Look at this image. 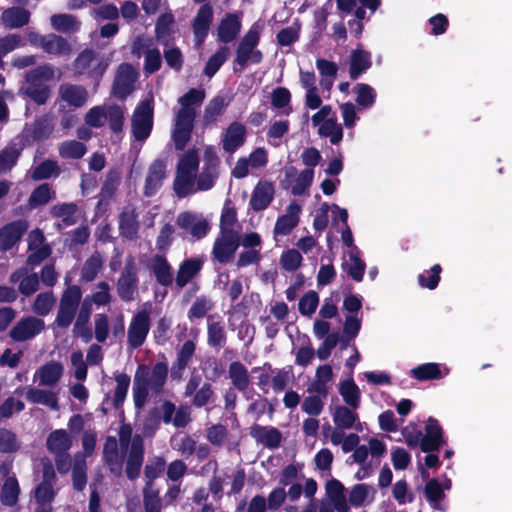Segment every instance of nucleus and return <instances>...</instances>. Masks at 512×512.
<instances>
[{"mask_svg": "<svg viewBox=\"0 0 512 512\" xmlns=\"http://www.w3.org/2000/svg\"><path fill=\"white\" fill-rule=\"evenodd\" d=\"M303 257L299 250L291 248L284 250L279 258L280 267L287 272H294L302 265Z\"/></svg>", "mask_w": 512, "mask_h": 512, "instance_id": "nucleus-49", "label": "nucleus"}, {"mask_svg": "<svg viewBox=\"0 0 512 512\" xmlns=\"http://www.w3.org/2000/svg\"><path fill=\"white\" fill-rule=\"evenodd\" d=\"M55 483L56 474L53 467L51 465L45 466L43 470V480L35 490V498L38 503L46 504L54 499L57 493L54 488Z\"/></svg>", "mask_w": 512, "mask_h": 512, "instance_id": "nucleus-16", "label": "nucleus"}, {"mask_svg": "<svg viewBox=\"0 0 512 512\" xmlns=\"http://www.w3.org/2000/svg\"><path fill=\"white\" fill-rule=\"evenodd\" d=\"M264 27V21H256L240 41L235 59L239 65L245 66L248 63L258 64L261 62L262 53L256 49V46L259 43Z\"/></svg>", "mask_w": 512, "mask_h": 512, "instance_id": "nucleus-3", "label": "nucleus"}, {"mask_svg": "<svg viewBox=\"0 0 512 512\" xmlns=\"http://www.w3.org/2000/svg\"><path fill=\"white\" fill-rule=\"evenodd\" d=\"M107 67V63H103L94 58L92 51H84L75 61V69L78 73H91L101 76Z\"/></svg>", "mask_w": 512, "mask_h": 512, "instance_id": "nucleus-26", "label": "nucleus"}, {"mask_svg": "<svg viewBox=\"0 0 512 512\" xmlns=\"http://www.w3.org/2000/svg\"><path fill=\"white\" fill-rule=\"evenodd\" d=\"M319 304V296L315 291H308L299 300L298 309L303 316L311 317Z\"/></svg>", "mask_w": 512, "mask_h": 512, "instance_id": "nucleus-59", "label": "nucleus"}, {"mask_svg": "<svg viewBox=\"0 0 512 512\" xmlns=\"http://www.w3.org/2000/svg\"><path fill=\"white\" fill-rule=\"evenodd\" d=\"M199 154L196 149L183 153L176 166L173 189L180 198L193 195L200 191L212 189L221 171V161L213 146L204 150V163L199 171Z\"/></svg>", "mask_w": 512, "mask_h": 512, "instance_id": "nucleus-1", "label": "nucleus"}, {"mask_svg": "<svg viewBox=\"0 0 512 512\" xmlns=\"http://www.w3.org/2000/svg\"><path fill=\"white\" fill-rule=\"evenodd\" d=\"M26 398L32 403L45 405L52 410L58 409L57 395L52 391L30 388L26 393Z\"/></svg>", "mask_w": 512, "mask_h": 512, "instance_id": "nucleus-46", "label": "nucleus"}, {"mask_svg": "<svg viewBox=\"0 0 512 512\" xmlns=\"http://www.w3.org/2000/svg\"><path fill=\"white\" fill-rule=\"evenodd\" d=\"M137 76V71L131 65H120L113 85L114 94L120 98L126 97L133 90Z\"/></svg>", "mask_w": 512, "mask_h": 512, "instance_id": "nucleus-14", "label": "nucleus"}, {"mask_svg": "<svg viewBox=\"0 0 512 512\" xmlns=\"http://www.w3.org/2000/svg\"><path fill=\"white\" fill-rule=\"evenodd\" d=\"M153 128V97L142 100L135 108L131 120L132 134L136 141L144 142Z\"/></svg>", "mask_w": 512, "mask_h": 512, "instance_id": "nucleus-5", "label": "nucleus"}, {"mask_svg": "<svg viewBox=\"0 0 512 512\" xmlns=\"http://www.w3.org/2000/svg\"><path fill=\"white\" fill-rule=\"evenodd\" d=\"M349 406L338 405L332 412L335 426L342 429H351L357 421V414Z\"/></svg>", "mask_w": 512, "mask_h": 512, "instance_id": "nucleus-45", "label": "nucleus"}, {"mask_svg": "<svg viewBox=\"0 0 512 512\" xmlns=\"http://www.w3.org/2000/svg\"><path fill=\"white\" fill-rule=\"evenodd\" d=\"M349 512L350 507L345 494L344 485L332 479L326 483L325 497L319 503L312 500L302 512Z\"/></svg>", "mask_w": 512, "mask_h": 512, "instance_id": "nucleus-2", "label": "nucleus"}, {"mask_svg": "<svg viewBox=\"0 0 512 512\" xmlns=\"http://www.w3.org/2000/svg\"><path fill=\"white\" fill-rule=\"evenodd\" d=\"M343 268L353 280L360 282L363 279L366 265L364 261L360 259L357 247H352V250L347 252V257L343 262Z\"/></svg>", "mask_w": 512, "mask_h": 512, "instance_id": "nucleus-32", "label": "nucleus"}, {"mask_svg": "<svg viewBox=\"0 0 512 512\" xmlns=\"http://www.w3.org/2000/svg\"><path fill=\"white\" fill-rule=\"evenodd\" d=\"M86 460L83 454H75L73 463V487L74 489L81 491L85 488L87 483L86 476Z\"/></svg>", "mask_w": 512, "mask_h": 512, "instance_id": "nucleus-47", "label": "nucleus"}, {"mask_svg": "<svg viewBox=\"0 0 512 512\" xmlns=\"http://www.w3.org/2000/svg\"><path fill=\"white\" fill-rule=\"evenodd\" d=\"M71 446L72 438L64 429L51 432L46 440V448L53 455L68 452Z\"/></svg>", "mask_w": 512, "mask_h": 512, "instance_id": "nucleus-30", "label": "nucleus"}, {"mask_svg": "<svg viewBox=\"0 0 512 512\" xmlns=\"http://www.w3.org/2000/svg\"><path fill=\"white\" fill-rule=\"evenodd\" d=\"M229 377L233 385L243 391L249 385V375L245 366L240 362H233L229 366Z\"/></svg>", "mask_w": 512, "mask_h": 512, "instance_id": "nucleus-50", "label": "nucleus"}, {"mask_svg": "<svg viewBox=\"0 0 512 512\" xmlns=\"http://www.w3.org/2000/svg\"><path fill=\"white\" fill-rule=\"evenodd\" d=\"M63 374V366L58 362H50L42 366L35 374L39 379V384L43 386H52L58 382Z\"/></svg>", "mask_w": 512, "mask_h": 512, "instance_id": "nucleus-38", "label": "nucleus"}, {"mask_svg": "<svg viewBox=\"0 0 512 512\" xmlns=\"http://www.w3.org/2000/svg\"><path fill=\"white\" fill-rule=\"evenodd\" d=\"M137 268L134 260L129 258L126 261L125 268L117 282V292L124 301H131L137 289Z\"/></svg>", "mask_w": 512, "mask_h": 512, "instance_id": "nucleus-11", "label": "nucleus"}, {"mask_svg": "<svg viewBox=\"0 0 512 512\" xmlns=\"http://www.w3.org/2000/svg\"><path fill=\"white\" fill-rule=\"evenodd\" d=\"M150 317L147 309L140 310L131 320L128 327V343L131 347L141 346L149 332Z\"/></svg>", "mask_w": 512, "mask_h": 512, "instance_id": "nucleus-10", "label": "nucleus"}, {"mask_svg": "<svg viewBox=\"0 0 512 512\" xmlns=\"http://www.w3.org/2000/svg\"><path fill=\"white\" fill-rule=\"evenodd\" d=\"M229 55V49L227 47H221L215 54H213L204 69L205 75L212 77L227 60Z\"/></svg>", "mask_w": 512, "mask_h": 512, "instance_id": "nucleus-61", "label": "nucleus"}, {"mask_svg": "<svg viewBox=\"0 0 512 512\" xmlns=\"http://www.w3.org/2000/svg\"><path fill=\"white\" fill-rule=\"evenodd\" d=\"M103 265V258L100 254H93L84 264L82 278L86 281L95 279Z\"/></svg>", "mask_w": 512, "mask_h": 512, "instance_id": "nucleus-64", "label": "nucleus"}, {"mask_svg": "<svg viewBox=\"0 0 512 512\" xmlns=\"http://www.w3.org/2000/svg\"><path fill=\"white\" fill-rule=\"evenodd\" d=\"M379 2H338V8L342 17L353 16L362 20L366 16L367 9L373 14Z\"/></svg>", "mask_w": 512, "mask_h": 512, "instance_id": "nucleus-27", "label": "nucleus"}, {"mask_svg": "<svg viewBox=\"0 0 512 512\" xmlns=\"http://www.w3.org/2000/svg\"><path fill=\"white\" fill-rule=\"evenodd\" d=\"M213 11L210 5H203L193 22V32L197 45H201L209 31V27L212 21Z\"/></svg>", "mask_w": 512, "mask_h": 512, "instance_id": "nucleus-23", "label": "nucleus"}, {"mask_svg": "<svg viewBox=\"0 0 512 512\" xmlns=\"http://www.w3.org/2000/svg\"><path fill=\"white\" fill-rule=\"evenodd\" d=\"M77 211L76 205L72 203L58 204L51 208V214L54 217L62 219L66 225H71L75 222V213Z\"/></svg>", "mask_w": 512, "mask_h": 512, "instance_id": "nucleus-62", "label": "nucleus"}, {"mask_svg": "<svg viewBox=\"0 0 512 512\" xmlns=\"http://www.w3.org/2000/svg\"><path fill=\"white\" fill-rule=\"evenodd\" d=\"M43 50L54 55H65L71 51L68 42L57 35H48Z\"/></svg>", "mask_w": 512, "mask_h": 512, "instance_id": "nucleus-54", "label": "nucleus"}, {"mask_svg": "<svg viewBox=\"0 0 512 512\" xmlns=\"http://www.w3.org/2000/svg\"><path fill=\"white\" fill-rule=\"evenodd\" d=\"M143 503L145 512H160L162 509L161 501L158 492L153 490L152 484L146 483L143 491Z\"/></svg>", "mask_w": 512, "mask_h": 512, "instance_id": "nucleus-63", "label": "nucleus"}, {"mask_svg": "<svg viewBox=\"0 0 512 512\" xmlns=\"http://www.w3.org/2000/svg\"><path fill=\"white\" fill-rule=\"evenodd\" d=\"M168 373V367L165 363H157L154 365L151 373L148 372V383L151 391L158 392L164 385Z\"/></svg>", "mask_w": 512, "mask_h": 512, "instance_id": "nucleus-56", "label": "nucleus"}, {"mask_svg": "<svg viewBox=\"0 0 512 512\" xmlns=\"http://www.w3.org/2000/svg\"><path fill=\"white\" fill-rule=\"evenodd\" d=\"M411 374L419 381L440 379L443 377L440 365L437 363H426L419 365L411 370Z\"/></svg>", "mask_w": 512, "mask_h": 512, "instance_id": "nucleus-51", "label": "nucleus"}, {"mask_svg": "<svg viewBox=\"0 0 512 512\" xmlns=\"http://www.w3.org/2000/svg\"><path fill=\"white\" fill-rule=\"evenodd\" d=\"M318 134L323 137H328L332 144H338L343 138V129L341 125L337 123V118L334 117L318 128Z\"/></svg>", "mask_w": 512, "mask_h": 512, "instance_id": "nucleus-53", "label": "nucleus"}, {"mask_svg": "<svg viewBox=\"0 0 512 512\" xmlns=\"http://www.w3.org/2000/svg\"><path fill=\"white\" fill-rule=\"evenodd\" d=\"M194 352L195 343L193 341L188 340L182 345L178 353L177 362L174 364L171 370V377L173 379L180 380L182 378L183 372L189 364Z\"/></svg>", "mask_w": 512, "mask_h": 512, "instance_id": "nucleus-37", "label": "nucleus"}, {"mask_svg": "<svg viewBox=\"0 0 512 512\" xmlns=\"http://www.w3.org/2000/svg\"><path fill=\"white\" fill-rule=\"evenodd\" d=\"M151 269L157 279V282L162 286H168L173 281V274L171 267L162 256H155L151 260Z\"/></svg>", "mask_w": 512, "mask_h": 512, "instance_id": "nucleus-43", "label": "nucleus"}, {"mask_svg": "<svg viewBox=\"0 0 512 512\" xmlns=\"http://www.w3.org/2000/svg\"><path fill=\"white\" fill-rule=\"evenodd\" d=\"M338 391L347 406L354 410L360 406L361 391L353 379L349 378L340 381L338 385Z\"/></svg>", "mask_w": 512, "mask_h": 512, "instance_id": "nucleus-34", "label": "nucleus"}, {"mask_svg": "<svg viewBox=\"0 0 512 512\" xmlns=\"http://www.w3.org/2000/svg\"><path fill=\"white\" fill-rule=\"evenodd\" d=\"M30 13L23 7H12L2 14V21L8 28H18L28 23Z\"/></svg>", "mask_w": 512, "mask_h": 512, "instance_id": "nucleus-42", "label": "nucleus"}, {"mask_svg": "<svg viewBox=\"0 0 512 512\" xmlns=\"http://www.w3.org/2000/svg\"><path fill=\"white\" fill-rule=\"evenodd\" d=\"M301 211L302 208L298 203L291 202L286 208V213L278 217L274 226V234L288 235L297 226Z\"/></svg>", "mask_w": 512, "mask_h": 512, "instance_id": "nucleus-18", "label": "nucleus"}, {"mask_svg": "<svg viewBox=\"0 0 512 512\" xmlns=\"http://www.w3.org/2000/svg\"><path fill=\"white\" fill-rule=\"evenodd\" d=\"M55 71L50 66H41L26 75V85L22 87L25 95L38 104H44L49 98V88L45 82L54 78Z\"/></svg>", "mask_w": 512, "mask_h": 512, "instance_id": "nucleus-4", "label": "nucleus"}, {"mask_svg": "<svg viewBox=\"0 0 512 512\" xmlns=\"http://www.w3.org/2000/svg\"><path fill=\"white\" fill-rule=\"evenodd\" d=\"M44 328V322L35 317H27L19 321L10 331L16 341H24L39 334Z\"/></svg>", "mask_w": 512, "mask_h": 512, "instance_id": "nucleus-17", "label": "nucleus"}, {"mask_svg": "<svg viewBox=\"0 0 512 512\" xmlns=\"http://www.w3.org/2000/svg\"><path fill=\"white\" fill-rule=\"evenodd\" d=\"M356 93V102L362 108L371 107L376 99V91L368 84L359 83L354 88Z\"/></svg>", "mask_w": 512, "mask_h": 512, "instance_id": "nucleus-57", "label": "nucleus"}, {"mask_svg": "<svg viewBox=\"0 0 512 512\" xmlns=\"http://www.w3.org/2000/svg\"><path fill=\"white\" fill-rule=\"evenodd\" d=\"M205 99V92L202 89H190L186 94L179 98L178 103L180 108L177 112L185 111L188 114L196 115V110Z\"/></svg>", "mask_w": 512, "mask_h": 512, "instance_id": "nucleus-35", "label": "nucleus"}, {"mask_svg": "<svg viewBox=\"0 0 512 512\" xmlns=\"http://www.w3.org/2000/svg\"><path fill=\"white\" fill-rule=\"evenodd\" d=\"M334 378L332 367L328 364L320 365L315 372L314 379L308 385V392L326 397L329 393L330 384Z\"/></svg>", "mask_w": 512, "mask_h": 512, "instance_id": "nucleus-20", "label": "nucleus"}, {"mask_svg": "<svg viewBox=\"0 0 512 512\" xmlns=\"http://www.w3.org/2000/svg\"><path fill=\"white\" fill-rule=\"evenodd\" d=\"M202 261L199 259H187L179 267L176 275V285L179 288L186 286L201 270Z\"/></svg>", "mask_w": 512, "mask_h": 512, "instance_id": "nucleus-36", "label": "nucleus"}, {"mask_svg": "<svg viewBox=\"0 0 512 512\" xmlns=\"http://www.w3.org/2000/svg\"><path fill=\"white\" fill-rule=\"evenodd\" d=\"M274 194V184L267 180H260L253 189L249 204L253 210H264L272 202Z\"/></svg>", "mask_w": 512, "mask_h": 512, "instance_id": "nucleus-15", "label": "nucleus"}, {"mask_svg": "<svg viewBox=\"0 0 512 512\" xmlns=\"http://www.w3.org/2000/svg\"><path fill=\"white\" fill-rule=\"evenodd\" d=\"M82 292L78 286H69L60 300L56 324L60 327H67L75 316L76 308L81 300Z\"/></svg>", "mask_w": 512, "mask_h": 512, "instance_id": "nucleus-7", "label": "nucleus"}, {"mask_svg": "<svg viewBox=\"0 0 512 512\" xmlns=\"http://www.w3.org/2000/svg\"><path fill=\"white\" fill-rule=\"evenodd\" d=\"M103 454L110 471L117 475L121 474L123 455L118 452V444L114 437H108L106 439Z\"/></svg>", "mask_w": 512, "mask_h": 512, "instance_id": "nucleus-33", "label": "nucleus"}, {"mask_svg": "<svg viewBox=\"0 0 512 512\" xmlns=\"http://www.w3.org/2000/svg\"><path fill=\"white\" fill-rule=\"evenodd\" d=\"M451 482L449 479L444 480L441 484L437 479H432L425 486V494L433 508L439 507V502L444 497V490L450 489Z\"/></svg>", "mask_w": 512, "mask_h": 512, "instance_id": "nucleus-44", "label": "nucleus"}, {"mask_svg": "<svg viewBox=\"0 0 512 512\" xmlns=\"http://www.w3.org/2000/svg\"><path fill=\"white\" fill-rule=\"evenodd\" d=\"M376 490L367 484H356L349 490L348 503L353 507L367 506L373 502Z\"/></svg>", "mask_w": 512, "mask_h": 512, "instance_id": "nucleus-28", "label": "nucleus"}, {"mask_svg": "<svg viewBox=\"0 0 512 512\" xmlns=\"http://www.w3.org/2000/svg\"><path fill=\"white\" fill-rule=\"evenodd\" d=\"M52 27L62 33H73L80 27L79 21L69 14H56L50 19Z\"/></svg>", "mask_w": 512, "mask_h": 512, "instance_id": "nucleus-48", "label": "nucleus"}, {"mask_svg": "<svg viewBox=\"0 0 512 512\" xmlns=\"http://www.w3.org/2000/svg\"><path fill=\"white\" fill-rule=\"evenodd\" d=\"M241 29V15L228 14L224 17L217 30L218 39L221 42L229 43L233 41Z\"/></svg>", "mask_w": 512, "mask_h": 512, "instance_id": "nucleus-24", "label": "nucleus"}, {"mask_svg": "<svg viewBox=\"0 0 512 512\" xmlns=\"http://www.w3.org/2000/svg\"><path fill=\"white\" fill-rule=\"evenodd\" d=\"M27 228V223L19 220L0 229V249L8 250L12 248L20 240Z\"/></svg>", "mask_w": 512, "mask_h": 512, "instance_id": "nucleus-21", "label": "nucleus"}, {"mask_svg": "<svg viewBox=\"0 0 512 512\" xmlns=\"http://www.w3.org/2000/svg\"><path fill=\"white\" fill-rule=\"evenodd\" d=\"M208 342L216 347H221L225 342L224 326L213 317L208 318Z\"/></svg>", "mask_w": 512, "mask_h": 512, "instance_id": "nucleus-58", "label": "nucleus"}, {"mask_svg": "<svg viewBox=\"0 0 512 512\" xmlns=\"http://www.w3.org/2000/svg\"><path fill=\"white\" fill-rule=\"evenodd\" d=\"M150 390L148 368L146 366H140L136 371L133 383V397L137 408L145 404Z\"/></svg>", "mask_w": 512, "mask_h": 512, "instance_id": "nucleus-22", "label": "nucleus"}, {"mask_svg": "<svg viewBox=\"0 0 512 512\" xmlns=\"http://www.w3.org/2000/svg\"><path fill=\"white\" fill-rule=\"evenodd\" d=\"M195 117L185 111L175 113L172 140L177 150H182L191 138Z\"/></svg>", "mask_w": 512, "mask_h": 512, "instance_id": "nucleus-9", "label": "nucleus"}, {"mask_svg": "<svg viewBox=\"0 0 512 512\" xmlns=\"http://www.w3.org/2000/svg\"><path fill=\"white\" fill-rule=\"evenodd\" d=\"M371 66V54L367 51L356 49L350 57V76L352 79L358 78Z\"/></svg>", "mask_w": 512, "mask_h": 512, "instance_id": "nucleus-39", "label": "nucleus"}, {"mask_svg": "<svg viewBox=\"0 0 512 512\" xmlns=\"http://www.w3.org/2000/svg\"><path fill=\"white\" fill-rule=\"evenodd\" d=\"M167 176V164L164 160H154L147 172L144 185V193L147 196L155 194L162 186Z\"/></svg>", "mask_w": 512, "mask_h": 512, "instance_id": "nucleus-13", "label": "nucleus"}, {"mask_svg": "<svg viewBox=\"0 0 512 512\" xmlns=\"http://www.w3.org/2000/svg\"><path fill=\"white\" fill-rule=\"evenodd\" d=\"M251 435L263 445L276 448L280 445L281 434L273 427L255 426L251 430Z\"/></svg>", "mask_w": 512, "mask_h": 512, "instance_id": "nucleus-40", "label": "nucleus"}, {"mask_svg": "<svg viewBox=\"0 0 512 512\" xmlns=\"http://www.w3.org/2000/svg\"><path fill=\"white\" fill-rule=\"evenodd\" d=\"M246 138V129L244 125L233 122L222 134V147L224 151L232 154L240 148Z\"/></svg>", "mask_w": 512, "mask_h": 512, "instance_id": "nucleus-19", "label": "nucleus"}, {"mask_svg": "<svg viewBox=\"0 0 512 512\" xmlns=\"http://www.w3.org/2000/svg\"><path fill=\"white\" fill-rule=\"evenodd\" d=\"M143 462V448H142V440L139 437H135L131 450L129 453L126 474L127 477L131 480L136 479L139 476L140 469Z\"/></svg>", "mask_w": 512, "mask_h": 512, "instance_id": "nucleus-29", "label": "nucleus"}, {"mask_svg": "<svg viewBox=\"0 0 512 512\" xmlns=\"http://www.w3.org/2000/svg\"><path fill=\"white\" fill-rule=\"evenodd\" d=\"M22 146L12 143L0 153V173L10 170L16 163Z\"/></svg>", "mask_w": 512, "mask_h": 512, "instance_id": "nucleus-52", "label": "nucleus"}, {"mask_svg": "<svg viewBox=\"0 0 512 512\" xmlns=\"http://www.w3.org/2000/svg\"><path fill=\"white\" fill-rule=\"evenodd\" d=\"M238 247V232H220L213 244V259L220 264H226L234 257Z\"/></svg>", "mask_w": 512, "mask_h": 512, "instance_id": "nucleus-6", "label": "nucleus"}, {"mask_svg": "<svg viewBox=\"0 0 512 512\" xmlns=\"http://www.w3.org/2000/svg\"><path fill=\"white\" fill-rule=\"evenodd\" d=\"M59 95L63 101L74 107L84 105L88 98V92L84 87L72 84L61 85Z\"/></svg>", "mask_w": 512, "mask_h": 512, "instance_id": "nucleus-31", "label": "nucleus"}, {"mask_svg": "<svg viewBox=\"0 0 512 512\" xmlns=\"http://www.w3.org/2000/svg\"><path fill=\"white\" fill-rule=\"evenodd\" d=\"M267 163V151L264 148H256L248 157H241L237 160L232 175L237 179L244 178L251 170L263 168Z\"/></svg>", "mask_w": 512, "mask_h": 512, "instance_id": "nucleus-8", "label": "nucleus"}, {"mask_svg": "<svg viewBox=\"0 0 512 512\" xmlns=\"http://www.w3.org/2000/svg\"><path fill=\"white\" fill-rule=\"evenodd\" d=\"M85 153V145L75 140L65 141L59 147V154L63 158L78 159Z\"/></svg>", "mask_w": 512, "mask_h": 512, "instance_id": "nucleus-60", "label": "nucleus"}, {"mask_svg": "<svg viewBox=\"0 0 512 512\" xmlns=\"http://www.w3.org/2000/svg\"><path fill=\"white\" fill-rule=\"evenodd\" d=\"M442 443V429L437 420L429 418L425 427V435L421 437V449L431 452L439 449Z\"/></svg>", "mask_w": 512, "mask_h": 512, "instance_id": "nucleus-25", "label": "nucleus"}, {"mask_svg": "<svg viewBox=\"0 0 512 512\" xmlns=\"http://www.w3.org/2000/svg\"><path fill=\"white\" fill-rule=\"evenodd\" d=\"M177 225L184 229L195 239L204 237L210 230V224L206 218L200 214L192 212H183L177 217Z\"/></svg>", "mask_w": 512, "mask_h": 512, "instance_id": "nucleus-12", "label": "nucleus"}, {"mask_svg": "<svg viewBox=\"0 0 512 512\" xmlns=\"http://www.w3.org/2000/svg\"><path fill=\"white\" fill-rule=\"evenodd\" d=\"M121 234L127 238H133L138 231V224L134 210H125L120 216Z\"/></svg>", "mask_w": 512, "mask_h": 512, "instance_id": "nucleus-55", "label": "nucleus"}, {"mask_svg": "<svg viewBox=\"0 0 512 512\" xmlns=\"http://www.w3.org/2000/svg\"><path fill=\"white\" fill-rule=\"evenodd\" d=\"M316 67L321 75L320 85L323 90L330 91L337 76L338 66L325 59H317Z\"/></svg>", "mask_w": 512, "mask_h": 512, "instance_id": "nucleus-41", "label": "nucleus"}]
</instances>
